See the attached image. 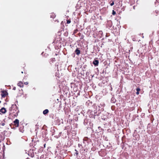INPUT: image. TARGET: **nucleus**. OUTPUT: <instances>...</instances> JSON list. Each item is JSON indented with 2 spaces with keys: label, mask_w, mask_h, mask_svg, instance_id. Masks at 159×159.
Returning <instances> with one entry per match:
<instances>
[{
  "label": "nucleus",
  "mask_w": 159,
  "mask_h": 159,
  "mask_svg": "<svg viewBox=\"0 0 159 159\" xmlns=\"http://www.w3.org/2000/svg\"><path fill=\"white\" fill-rule=\"evenodd\" d=\"M77 35L80 37V40L83 39L84 37V36L81 34V33H78Z\"/></svg>",
  "instance_id": "nucleus-5"
},
{
  "label": "nucleus",
  "mask_w": 159,
  "mask_h": 159,
  "mask_svg": "<svg viewBox=\"0 0 159 159\" xmlns=\"http://www.w3.org/2000/svg\"><path fill=\"white\" fill-rule=\"evenodd\" d=\"M1 95L2 96V98H5L6 97L8 94L7 91L6 90L2 91H1Z\"/></svg>",
  "instance_id": "nucleus-3"
},
{
  "label": "nucleus",
  "mask_w": 159,
  "mask_h": 159,
  "mask_svg": "<svg viewBox=\"0 0 159 159\" xmlns=\"http://www.w3.org/2000/svg\"><path fill=\"white\" fill-rule=\"evenodd\" d=\"M75 52L78 55H79L80 53V50H79L78 48H77V49L75 50Z\"/></svg>",
  "instance_id": "nucleus-9"
},
{
  "label": "nucleus",
  "mask_w": 159,
  "mask_h": 159,
  "mask_svg": "<svg viewBox=\"0 0 159 159\" xmlns=\"http://www.w3.org/2000/svg\"><path fill=\"white\" fill-rule=\"evenodd\" d=\"M56 16L55 15L54 13H52L51 15H50V17L51 18H54Z\"/></svg>",
  "instance_id": "nucleus-11"
},
{
  "label": "nucleus",
  "mask_w": 159,
  "mask_h": 159,
  "mask_svg": "<svg viewBox=\"0 0 159 159\" xmlns=\"http://www.w3.org/2000/svg\"><path fill=\"white\" fill-rule=\"evenodd\" d=\"M52 60L54 61H55V58H52Z\"/></svg>",
  "instance_id": "nucleus-21"
},
{
  "label": "nucleus",
  "mask_w": 159,
  "mask_h": 159,
  "mask_svg": "<svg viewBox=\"0 0 159 159\" xmlns=\"http://www.w3.org/2000/svg\"><path fill=\"white\" fill-rule=\"evenodd\" d=\"M13 90H16V87H14L13 88Z\"/></svg>",
  "instance_id": "nucleus-22"
},
{
  "label": "nucleus",
  "mask_w": 159,
  "mask_h": 159,
  "mask_svg": "<svg viewBox=\"0 0 159 159\" xmlns=\"http://www.w3.org/2000/svg\"><path fill=\"white\" fill-rule=\"evenodd\" d=\"M5 123H6V122H5V120H4L3 121H2L1 124L2 126H4L5 125Z\"/></svg>",
  "instance_id": "nucleus-12"
},
{
  "label": "nucleus",
  "mask_w": 159,
  "mask_h": 159,
  "mask_svg": "<svg viewBox=\"0 0 159 159\" xmlns=\"http://www.w3.org/2000/svg\"><path fill=\"white\" fill-rule=\"evenodd\" d=\"M135 6H133V8H134V9H135Z\"/></svg>",
  "instance_id": "nucleus-24"
},
{
  "label": "nucleus",
  "mask_w": 159,
  "mask_h": 159,
  "mask_svg": "<svg viewBox=\"0 0 159 159\" xmlns=\"http://www.w3.org/2000/svg\"><path fill=\"white\" fill-rule=\"evenodd\" d=\"M77 30H75L74 32V34H75L76 33V32Z\"/></svg>",
  "instance_id": "nucleus-19"
},
{
  "label": "nucleus",
  "mask_w": 159,
  "mask_h": 159,
  "mask_svg": "<svg viewBox=\"0 0 159 159\" xmlns=\"http://www.w3.org/2000/svg\"><path fill=\"white\" fill-rule=\"evenodd\" d=\"M7 111L6 109L4 107H2L1 109V112L3 114H5Z\"/></svg>",
  "instance_id": "nucleus-8"
},
{
  "label": "nucleus",
  "mask_w": 159,
  "mask_h": 159,
  "mask_svg": "<svg viewBox=\"0 0 159 159\" xmlns=\"http://www.w3.org/2000/svg\"><path fill=\"white\" fill-rule=\"evenodd\" d=\"M84 151L87 152V149H84Z\"/></svg>",
  "instance_id": "nucleus-23"
},
{
  "label": "nucleus",
  "mask_w": 159,
  "mask_h": 159,
  "mask_svg": "<svg viewBox=\"0 0 159 159\" xmlns=\"http://www.w3.org/2000/svg\"><path fill=\"white\" fill-rule=\"evenodd\" d=\"M19 120L17 119H16L13 122V124L10 125L11 128L15 129V127H17L19 125Z\"/></svg>",
  "instance_id": "nucleus-2"
},
{
  "label": "nucleus",
  "mask_w": 159,
  "mask_h": 159,
  "mask_svg": "<svg viewBox=\"0 0 159 159\" xmlns=\"http://www.w3.org/2000/svg\"><path fill=\"white\" fill-rule=\"evenodd\" d=\"M19 111L17 107L15 105L12 107L10 113L12 116L16 117L18 115Z\"/></svg>",
  "instance_id": "nucleus-1"
},
{
  "label": "nucleus",
  "mask_w": 159,
  "mask_h": 159,
  "mask_svg": "<svg viewBox=\"0 0 159 159\" xmlns=\"http://www.w3.org/2000/svg\"><path fill=\"white\" fill-rule=\"evenodd\" d=\"M112 14L113 15H115L116 14V11H115L114 10H113L112 11Z\"/></svg>",
  "instance_id": "nucleus-15"
},
{
  "label": "nucleus",
  "mask_w": 159,
  "mask_h": 159,
  "mask_svg": "<svg viewBox=\"0 0 159 159\" xmlns=\"http://www.w3.org/2000/svg\"><path fill=\"white\" fill-rule=\"evenodd\" d=\"M111 2H112L111 3L110 5L111 6H112L113 5H114V2L112 1H111Z\"/></svg>",
  "instance_id": "nucleus-14"
},
{
  "label": "nucleus",
  "mask_w": 159,
  "mask_h": 159,
  "mask_svg": "<svg viewBox=\"0 0 159 159\" xmlns=\"http://www.w3.org/2000/svg\"><path fill=\"white\" fill-rule=\"evenodd\" d=\"M139 92H138V91H137L136 93V94L137 95H139Z\"/></svg>",
  "instance_id": "nucleus-20"
},
{
  "label": "nucleus",
  "mask_w": 159,
  "mask_h": 159,
  "mask_svg": "<svg viewBox=\"0 0 159 159\" xmlns=\"http://www.w3.org/2000/svg\"><path fill=\"white\" fill-rule=\"evenodd\" d=\"M45 145H46V144H44V147H45Z\"/></svg>",
  "instance_id": "nucleus-25"
},
{
  "label": "nucleus",
  "mask_w": 159,
  "mask_h": 159,
  "mask_svg": "<svg viewBox=\"0 0 159 159\" xmlns=\"http://www.w3.org/2000/svg\"><path fill=\"white\" fill-rule=\"evenodd\" d=\"M93 63L95 66H98L99 64V61L98 60H94L93 62Z\"/></svg>",
  "instance_id": "nucleus-7"
},
{
  "label": "nucleus",
  "mask_w": 159,
  "mask_h": 159,
  "mask_svg": "<svg viewBox=\"0 0 159 159\" xmlns=\"http://www.w3.org/2000/svg\"><path fill=\"white\" fill-rule=\"evenodd\" d=\"M49 112V111L48 109H45L43 111V113L44 115H46L48 114Z\"/></svg>",
  "instance_id": "nucleus-10"
},
{
  "label": "nucleus",
  "mask_w": 159,
  "mask_h": 159,
  "mask_svg": "<svg viewBox=\"0 0 159 159\" xmlns=\"http://www.w3.org/2000/svg\"><path fill=\"white\" fill-rule=\"evenodd\" d=\"M24 84H25V85H27L29 83L28 82H25L24 83Z\"/></svg>",
  "instance_id": "nucleus-18"
},
{
  "label": "nucleus",
  "mask_w": 159,
  "mask_h": 159,
  "mask_svg": "<svg viewBox=\"0 0 159 159\" xmlns=\"http://www.w3.org/2000/svg\"><path fill=\"white\" fill-rule=\"evenodd\" d=\"M71 22L70 20H67V23L68 24H70Z\"/></svg>",
  "instance_id": "nucleus-13"
},
{
  "label": "nucleus",
  "mask_w": 159,
  "mask_h": 159,
  "mask_svg": "<svg viewBox=\"0 0 159 159\" xmlns=\"http://www.w3.org/2000/svg\"><path fill=\"white\" fill-rule=\"evenodd\" d=\"M75 151L76 152L75 154L76 155H78V151L76 149H75Z\"/></svg>",
  "instance_id": "nucleus-17"
},
{
  "label": "nucleus",
  "mask_w": 159,
  "mask_h": 159,
  "mask_svg": "<svg viewBox=\"0 0 159 159\" xmlns=\"http://www.w3.org/2000/svg\"><path fill=\"white\" fill-rule=\"evenodd\" d=\"M19 130L21 132L23 133L24 131V126L23 125L20 126L19 128Z\"/></svg>",
  "instance_id": "nucleus-4"
},
{
  "label": "nucleus",
  "mask_w": 159,
  "mask_h": 159,
  "mask_svg": "<svg viewBox=\"0 0 159 159\" xmlns=\"http://www.w3.org/2000/svg\"><path fill=\"white\" fill-rule=\"evenodd\" d=\"M21 73H22H22H23V71H22V72H21Z\"/></svg>",
  "instance_id": "nucleus-26"
},
{
  "label": "nucleus",
  "mask_w": 159,
  "mask_h": 159,
  "mask_svg": "<svg viewBox=\"0 0 159 159\" xmlns=\"http://www.w3.org/2000/svg\"><path fill=\"white\" fill-rule=\"evenodd\" d=\"M17 85L20 87H23L24 86V84L22 81H20L17 84Z\"/></svg>",
  "instance_id": "nucleus-6"
},
{
  "label": "nucleus",
  "mask_w": 159,
  "mask_h": 159,
  "mask_svg": "<svg viewBox=\"0 0 159 159\" xmlns=\"http://www.w3.org/2000/svg\"><path fill=\"white\" fill-rule=\"evenodd\" d=\"M136 90L137 91H138V92H139L140 90V89L139 88H137L136 89Z\"/></svg>",
  "instance_id": "nucleus-16"
}]
</instances>
